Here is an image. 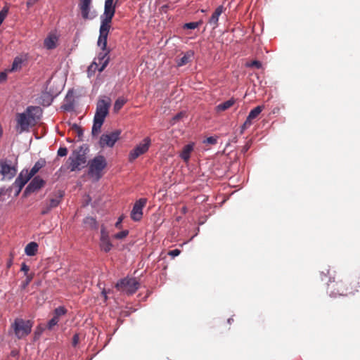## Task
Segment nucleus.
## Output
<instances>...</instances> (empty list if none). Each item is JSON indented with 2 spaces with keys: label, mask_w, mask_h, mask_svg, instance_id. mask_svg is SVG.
<instances>
[{
  "label": "nucleus",
  "mask_w": 360,
  "mask_h": 360,
  "mask_svg": "<svg viewBox=\"0 0 360 360\" xmlns=\"http://www.w3.org/2000/svg\"><path fill=\"white\" fill-rule=\"evenodd\" d=\"M75 129L77 132V134L79 137H81L83 135V130L78 126L75 125Z\"/></svg>",
  "instance_id": "obj_43"
},
{
  "label": "nucleus",
  "mask_w": 360,
  "mask_h": 360,
  "mask_svg": "<svg viewBox=\"0 0 360 360\" xmlns=\"http://www.w3.org/2000/svg\"><path fill=\"white\" fill-rule=\"evenodd\" d=\"M63 196V193L58 191V193L56 198H51L49 201L44 203L42 205L41 214L46 215L49 214L53 208L56 207L60 204Z\"/></svg>",
  "instance_id": "obj_13"
},
{
  "label": "nucleus",
  "mask_w": 360,
  "mask_h": 360,
  "mask_svg": "<svg viewBox=\"0 0 360 360\" xmlns=\"http://www.w3.org/2000/svg\"><path fill=\"white\" fill-rule=\"evenodd\" d=\"M31 179L30 176L27 174V170L22 171L18 178L15 179V184L20 188L23 187L27 182Z\"/></svg>",
  "instance_id": "obj_21"
},
{
  "label": "nucleus",
  "mask_w": 360,
  "mask_h": 360,
  "mask_svg": "<svg viewBox=\"0 0 360 360\" xmlns=\"http://www.w3.org/2000/svg\"><path fill=\"white\" fill-rule=\"evenodd\" d=\"M185 115L186 113L184 112H180L177 113L175 116L173 117V118L170 121L171 124H175L177 122L182 119L185 116Z\"/></svg>",
  "instance_id": "obj_32"
},
{
  "label": "nucleus",
  "mask_w": 360,
  "mask_h": 360,
  "mask_svg": "<svg viewBox=\"0 0 360 360\" xmlns=\"http://www.w3.org/2000/svg\"><path fill=\"white\" fill-rule=\"evenodd\" d=\"M8 8H3V9L0 11V25L2 24L3 21L6 18L7 14H8Z\"/></svg>",
  "instance_id": "obj_37"
},
{
  "label": "nucleus",
  "mask_w": 360,
  "mask_h": 360,
  "mask_svg": "<svg viewBox=\"0 0 360 360\" xmlns=\"http://www.w3.org/2000/svg\"><path fill=\"white\" fill-rule=\"evenodd\" d=\"M227 322L228 323L231 324L232 322H233V319L232 317L228 319Z\"/></svg>",
  "instance_id": "obj_49"
},
{
  "label": "nucleus",
  "mask_w": 360,
  "mask_h": 360,
  "mask_svg": "<svg viewBox=\"0 0 360 360\" xmlns=\"http://www.w3.org/2000/svg\"><path fill=\"white\" fill-rule=\"evenodd\" d=\"M108 52L100 53L97 58L98 60V63L101 64V66L98 69L99 72H101L104 70L109 62V57H108Z\"/></svg>",
  "instance_id": "obj_22"
},
{
  "label": "nucleus",
  "mask_w": 360,
  "mask_h": 360,
  "mask_svg": "<svg viewBox=\"0 0 360 360\" xmlns=\"http://www.w3.org/2000/svg\"><path fill=\"white\" fill-rule=\"evenodd\" d=\"M41 98H43L42 104L44 105L48 106L52 102V98H51V96L49 94H43Z\"/></svg>",
  "instance_id": "obj_34"
},
{
  "label": "nucleus",
  "mask_w": 360,
  "mask_h": 360,
  "mask_svg": "<svg viewBox=\"0 0 360 360\" xmlns=\"http://www.w3.org/2000/svg\"><path fill=\"white\" fill-rule=\"evenodd\" d=\"M91 1L92 0H79V1L78 6L81 11V15L84 20L89 18Z\"/></svg>",
  "instance_id": "obj_18"
},
{
  "label": "nucleus",
  "mask_w": 360,
  "mask_h": 360,
  "mask_svg": "<svg viewBox=\"0 0 360 360\" xmlns=\"http://www.w3.org/2000/svg\"><path fill=\"white\" fill-rule=\"evenodd\" d=\"M12 328L17 338L22 339L31 333L32 322L30 320L25 321L22 319L17 318L12 323Z\"/></svg>",
  "instance_id": "obj_5"
},
{
  "label": "nucleus",
  "mask_w": 360,
  "mask_h": 360,
  "mask_svg": "<svg viewBox=\"0 0 360 360\" xmlns=\"http://www.w3.org/2000/svg\"><path fill=\"white\" fill-rule=\"evenodd\" d=\"M115 13V5L113 0H105L103 16H101V23L110 25Z\"/></svg>",
  "instance_id": "obj_10"
},
{
  "label": "nucleus",
  "mask_w": 360,
  "mask_h": 360,
  "mask_svg": "<svg viewBox=\"0 0 360 360\" xmlns=\"http://www.w3.org/2000/svg\"><path fill=\"white\" fill-rule=\"evenodd\" d=\"M111 105L110 98L99 99L96 103V113L94 117V124L91 129V134L95 136L101 132V129L104 123L105 119L108 115L109 108Z\"/></svg>",
  "instance_id": "obj_2"
},
{
  "label": "nucleus",
  "mask_w": 360,
  "mask_h": 360,
  "mask_svg": "<svg viewBox=\"0 0 360 360\" xmlns=\"http://www.w3.org/2000/svg\"><path fill=\"white\" fill-rule=\"evenodd\" d=\"M235 103H236L235 98H231V99L219 104L216 107V109L218 112L224 111V110L229 109L231 107H232Z\"/></svg>",
  "instance_id": "obj_27"
},
{
  "label": "nucleus",
  "mask_w": 360,
  "mask_h": 360,
  "mask_svg": "<svg viewBox=\"0 0 360 360\" xmlns=\"http://www.w3.org/2000/svg\"><path fill=\"white\" fill-rule=\"evenodd\" d=\"M43 332V328H37V330L34 332L35 336H39Z\"/></svg>",
  "instance_id": "obj_47"
},
{
  "label": "nucleus",
  "mask_w": 360,
  "mask_h": 360,
  "mask_svg": "<svg viewBox=\"0 0 360 360\" xmlns=\"http://www.w3.org/2000/svg\"><path fill=\"white\" fill-rule=\"evenodd\" d=\"M106 166L107 162L104 156H96L89 163V175L94 178L96 181L99 180L103 175L102 171Z\"/></svg>",
  "instance_id": "obj_4"
},
{
  "label": "nucleus",
  "mask_w": 360,
  "mask_h": 360,
  "mask_svg": "<svg viewBox=\"0 0 360 360\" xmlns=\"http://www.w3.org/2000/svg\"><path fill=\"white\" fill-rule=\"evenodd\" d=\"M181 253V251L179 249H174L172 250H170L168 252V255L172 256V257H175L176 256H179Z\"/></svg>",
  "instance_id": "obj_40"
},
{
  "label": "nucleus",
  "mask_w": 360,
  "mask_h": 360,
  "mask_svg": "<svg viewBox=\"0 0 360 360\" xmlns=\"http://www.w3.org/2000/svg\"><path fill=\"white\" fill-rule=\"evenodd\" d=\"M42 110L39 106H28L26 110L21 113H17L16 122L17 127L20 129V132L27 131L30 127L37 124L41 119Z\"/></svg>",
  "instance_id": "obj_1"
},
{
  "label": "nucleus",
  "mask_w": 360,
  "mask_h": 360,
  "mask_svg": "<svg viewBox=\"0 0 360 360\" xmlns=\"http://www.w3.org/2000/svg\"><path fill=\"white\" fill-rule=\"evenodd\" d=\"M333 295H333V297H335L336 293H334Z\"/></svg>",
  "instance_id": "obj_53"
},
{
  "label": "nucleus",
  "mask_w": 360,
  "mask_h": 360,
  "mask_svg": "<svg viewBox=\"0 0 360 360\" xmlns=\"http://www.w3.org/2000/svg\"><path fill=\"white\" fill-rule=\"evenodd\" d=\"M140 287V283L136 278L126 277L121 279L116 284V288L119 291H125L127 292H135Z\"/></svg>",
  "instance_id": "obj_6"
},
{
  "label": "nucleus",
  "mask_w": 360,
  "mask_h": 360,
  "mask_svg": "<svg viewBox=\"0 0 360 360\" xmlns=\"http://www.w3.org/2000/svg\"><path fill=\"white\" fill-rule=\"evenodd\" d=\"M79 334L77 333H75L73 337H72V345L73 347H76L78 343H79Z\"/></svg>",
  "instance_id": "obj_39"
},
{
  "label": "nucleus",
  "mask_w": 360,
  "mask_h": 360,
  "mask_svg": "<svg viewBox=\"0 0 360 360\" xmlns=\"http://www.w3.org/2000/svg\"><path fill=\"white\" fill-rule=\"evenodd\" d=\"M121 131L115 130L109 134H103L101 135L99 140V145L101 148L112 147L116 141L120 139Z\"/></svg>",
  "instance_id": "obj_8"
},
{
  "label": "nucleus",
  "mask_w": 360,
  "mask_h": 360,
  "mask_svg": "<svg viewBox=\"0 0 360 360\" xmlns=\"http://www.w3.org/2000/svg\"><path fill=\"white\" fill-rule=\"evenodd\" d=\"M246 66L249 68H255L257 69H260L262 68V63L260 61L255 60L251 61L250 63H246Z\"/></svg>",
  "instance_id": "obj_35"
},
{
  "label": "nucleus",
  "mask_w": 360,
  "mask_h": 360,
  "mask_svg": "<svg viewBox=\"0 0 360 360\" xmlns=\"http://www.w3.org/2000/svg\"><path fill=\"white\" fill-rule=\"evenodd\" d=\"M147 203L146 198H140L134 205L131 212V217L135 221H139L143 217V208Z\"/></svg>",
  "instance_id": "obj_12"
},
{
  "label": "nucleus",
  "mask_w": 360,
  "mask_h": 360,
  "mask_svg": "<svg viewBox=\"0 0 360 360\" xmlns=\"http://www.w3.org/2000/svg\"><path fill=\"white\" fill-rule=\"evenodd\" d=\"M38 250V245L35 242H30L28 243L25 248V252L28 256H34L36 255Z\"/></svg>",
  "instance_id": "obj_25"
},
{
  "label": "nucleus",
  "mask_w": 360,
  "mask_h": 360,
  "mask_svg": "<svg viewBox=\"0 0 360 360\" xmlns=\"http://www.w3.org/2000/svg\"><path fill=\"white\" fill-rule=\"evenodd\" d=\"M68 154V149L65 147H60L58 150L57 155L60 157L66 156Z\"/></svg>",
  "instance_id": "obj_38"
},
{
  "label": "nucleus",
  "mask_w": 360,
  "mask_h": 360,
  "mask_svg": "<svg viewBox=\"0 0 360 360\" xmlns=\"http://www.w3.org/2000/svg\"><path fill=\"white\" fill-rule=\"evenodd\" d=\"M45 184V181L39 176H35L32 179L31 182L27 186L25 193H33L37 191L43 187Z\"/></svg>",
  "instance_id": "obj_17"
},
{
  "label": "nucleus",
  "mask_w": 360,
  "mask_h": 360,
  "mask_svg": "<svg viewBox=\"0 0 360 360\" xmlns=\"http://www.w3.org/2000/svg\"><path fill=\"white\" fill-rule=\"evenodd\" d=\"M201 24V21L199 22H191L184 24V29H190V30H194L197 28Z\"/></svg>",
  "instance_id": "obj_31"
},
{
  "label": "nucleus",
  "mask_w": 360,
  "mask_h": 360,
  "mask_svg": "<svg viewBox=\"0 0 360 360\" xmlns=\"http://www.w3.org/2000/svg\"><path fill=\"white\" fill-rule=\"evenodd\" d=\"M68 310L63 306L56 307L53 311V317L47 322L46 328L49 330H52L53 327L57 326L60 321V318L67 314Z\"/></svg>",
  "instance_id": "obj_11"
},
{
  "label": "nucleus",
  "mask_w": 360,
  "mask_h": 360,
  "mask_svg": "<svg viewBox=\"0 0 360 360\" xmlns=\"http://www.w3.org/2000/svg\"><path fill=\"white\" fill-rule=\"evenodd\" d=\"M29 270L30 267L25 263H22L21 266V271H23L26 276V285L28 284L32 278V275H28Z\"/></svg>",
  "instance_id": "obj_29"
},
{
  "label": "nucleus",
  "mask_w": 360,
  "mask_h": 360,
  "mask_svg": "<svg viewBox=\"0 0 360 360\" xmlns=\"http://www.w3.org/2000/svg\"><path fill=\"white\" fill-rule=\"evenodd\" d=\"M1 193H2L0 191V195H1Z\"/></svg>",
  "instance_id": "obj_55"
},
{
  "label": "nucleus",
  "mask_w": 360,
  "mask_h": 360,
  "mask_svg": "<svg viewBox=\"0 0 360 360\" xmlns=\"http://www.w3.org/2000/svg\"><path fill=\"white\" fill-rule=\"evenodd\" d=\"M205 142L207 143H209V144L214 145L217 143V140L216 138H214L213 136H210V137L207 138V139L205 141Z\"/></svg>",
  "instance_id": "obj_41"
},
{
  "label": "nucleus",
  "mask_w": 360,
  "mask_h": 360,
  "mask_svg": "<svg viewBox=\"0 0 360 360\" xmlns=\"http://www.w3.org/2000/svg\"><path fill=\"white\" fill-rule=\"evenodd\" d=\"M194 148V143H191L184 146L181 153V158L185 162H188L190 160L191 153L193 152Z\"/></svg>",
  "instance_id": "obj_20"
},
{
  "label": "nucleus",
  "mask_w": 360,
  "mask_h": 360,
  "mask_svg": "<svg viewBox=\"0 0 360 360\" xmlns=\"http://www.w3.org/2000/svg\"><path fill=\"white\" fill-rule=\"evenodd\" d=\"M224 10L225 8H224L223 6H219L215 9L212 16L210 17L208 22L211 26H212L213 29H215L218 27L219 18L221 15V14L224 11Z\"/></svg>",
  "instance_id": "obj_19"
},
{
  "label": "nucleus",
  "mask_w": 360,
  "mask_h": 360,
  "mask_svg": "<svg viewBox=\"0 0 360 360\" xmlns=\"http://www.w3.org/2000/svg\"><path fill=\"white\" fill-rule=\"evenodd\" d=\"M89 151V147L86 144H83L77 149L73 150L72 155L68 158V169L71 172L80 171L84 167L86 162V154Z\"/></svg>",
  "instance_id": "obj_3"
},
{
  "label": "nucleus",
  "mask_w": 360,
  "mask_h": 360,
  "mask_svg": "<svg viewBox=\"0 0 360 360\" xmlns=\"http://www.w3.org/2000/svg\"><path fill=\"white\" fill-rule=\"evenodd\" d=\"M2 134H3V129H2L1 125L0 124V138L2 136Z\"/></svg>",
  "instance_id": "obj_51"
},
{
  "label": "nucleus",
  "mask_w": 360,
  "mask_h": 360,
  "mask_svg": "<svg viewBox=\"0 0 360 360\" xmlns=\"http://www.w3.org/2000/svg\"><path fill=\"white\" fill-rule=\"evenodd\" d=\"M58 38L55 35H49L45 39L44 44V46L48 49H53L56 47V43Z\"/></svg>",
  "instance_id": "obj_24"
},
{
  "label": "nucleus",
  "mask_w": 360,
  "mask_h": 360,
  "mask_svg": "<svg viewBox=\"0 0 360 360\" xmlns=\"http://www.w3.org/2000/svg\"><path fill=\"white\" fill-rule=\"evenodd\" d=\"M111 25L101 23L99 30V37L98 39V45L101 47L103 51L106 50L108 36L110 30Z\"/></svg>",
  "instance_id": "obj_14"
},
{
  "label": "nucleus",
  "mask_w": 360,
  "mask_h": 360,
  "mask_svg": "<svg viewBox=\"0 0 360 360\" xmlns=\"http://www.w3.org/2000/svg\"><path fill=\"white\" fill-rule=\"evenodd\" d=\"M98 67V63L96 62H94L89 67V70L91 68H96Z\"/></svg>",
  "instance_id": "obj_48"
},
{
  "label": "nucleus",
  "mask_w": 360,
  "mask_h": 360,
  "mask_svg": "<svg viewBox=\"0 0 360 360\" xmlns=\"http://www.w3.org/2000/svg\"><path fill=\"white\" fill-rule=\"evenodd\" d=\"M22 60L20 58L16 57L12 64L11 71H15L21 68Z\"/></svg>",
  "instance_id": "obj_30"
},
{
  "label": "nucleus",
  "mask_w": 360,
  "mask_h": 360,
  "mask_svg": "<svg viewBox=\"0 0 360 360\" xmlns=\"http://www.w3.org/2000/svg\"><path fill=\"white\" fill-rule=\"evenodd\" d=\"M333 295H333V297H335L336 293H334Z\"/></svg>",
  "instance_id": "obj_54"
},
{
  "label": "nucleus",
  "mask_w": 360,
  "mask_h": 360,
  "mask_svg": "<svg viewBox=\"0 0 360 360\" xmlns=\"http://www.w3.org/2000/svg\"><path fill=\"white\" fill-rule=\"evenodd\" d=\"M194 53L193 51H187L181 58L177 61L178 66H183L188 63L193 58Z\"/></svg>",
  "instance_id": "obj_26"
},
{
  "label": "nucleus",
  "mask_w": 360,
  "mask_h": 360,
  "mask_svg": "<svg viewBox=\"0 0 360 360\" xmlns=\"http://www.w3.org/2000/svg\"><path fill=\"white\" fill-rule=\"evenodd\" d=\"M7 75L5 72L0 73V82L5 81L6 79Z\"/></svg>",
  "instance_id": "obj_46"
},
{
  "label": "nucleus",
  "mask_w": 360,
  "mask_h": 360,
  "mask_svg": "<svg viewBox=\"0 0 360 360\" xmlns=\"http://www.w3.org/2000/svg\"><path fill=\"white\" fill-rule=\"evenodd\" d=\"M151 140L149 137H146L143 139V143H141L136 146L129 153V160L130 162L134 161L141 155L146 153L150 146Z\"/></svg>",
  "instance_id": "obj_7"
},
{
  "label": "nucleus",
  "mask_w": 360,
  "mask_h": 360,
  "mask_svg": "<svg viewBox=\"0 0 360 360\" xmlns=\"http://www.w3.org/2000/svg\"><path fill=\"white\" fill-rule=\"evenodd\" d=\"M62 107L66 111H72L74 110V103L72 101H67L66 103H64Z\"/></svg>",
  "instance_id": "obj_36"
},
{
  "label": "nucleus",
  "mask_w": 360,
  "mask_h": 360,
  "mask_svg": "<svg viewBox=\"0 0 360 360\" xmlns=\"http://www.w3.org/2000/svg\"><path fill=\"white\" fill-rule=\"evenodd\" d=\"M39 0H27V7H32Z\"/></svg>",
  "instance_id": "obj_45"
},
{
  "label": "nucleus",
  "mask_w": 360,
  "mask_h": 360,
  "mask_svg": "<svg viewBox=\"0 0 360 360\" xmlns=\"http://www.w3.org/2000/svg\"><path fill=\"white\" fill-rule=\"evenodd\" d=\"M123 216H120L119 218H118V220L115 223V227L117 228V229H120L121 226H122V220H123Z\"/></svg>",
  "instance_id": "obj_44"
},
{
  "label": "nucleus",
  "mask_w": 360,
  "mask_h": 360,
  "mask_svg": "<svg viewBox=\"0 0 360 360\" xmlns=\"http://www.w3.org/2000/svg\"><path fill=\"white\" fill-rule=\"evenodd\" d=\"M0 167V173L6 178L11 179L16 174V167L10 160H1Z\"/></svg>",
  "instance_id": "obj_9"
},
{
  "label": "nucleus",
  "mask_w": 360,
  "mask_h": 360,
  "mask_svg": "<svg viewBox=\"0 0 360 360\" xmlns=\"http://www.w3.org/2000/svg\"><path fill=\"white\" fill-rule=\"evenodd\" d=\"M100 247L101 250L105 252H109L112 247L109 238L108 233L104 227H102L101 230Z\"/></svg>",
  "instance_id": "obj_16"
},
{
  "label": "nucleus",
  "mask_w": 360,
  "mask_h": 360,
  "mask_svg": "<svg viewBox=\"0 0 360 360\" xmlns=\"http://www.w3.org/2000/svg\"><path fill=\"white\" fill-rule=\"evenodd\" d=\"M45 165L46 161L44 159L39 160L37 162H35L34 165L32 167L30 171H27V174L32 178L39 171L40 169L44 167Z\"/></svg>",
  "instance_id": "obj_23"
},
{
  "label": "nucleus",
  "mask_w": 360,
  "mask_h": 360,
  "mask_svg": "<svg viewBox=\"0 0 360 360\" xmlns=\"http://www.w3.org/2000/svg\"><path fill=\"white\" fill-rule=\"evenodd\" d=\"M127 102V100L123 98V97H120L118 98L115 102V104H114V111L115 112H118L122 107L123 105L126 103Z\"/></svg>",
  "instance_id": "obj_28"
},
{
  "label": "nucleus",
  "mask_w": 360,
  "mask_h": 360,
  "mask_svg": "<svg viewBox=\"0 0 360 360\" xmlns=\"http://www.w3.org/2000/svg\"><path fill=\"white\" fill-rule=\"evenodd\" d=\"M264 108V105H258L250 110L248 116L246 118V120L241 127L242 131L249 128L252 125L253 121L258 118Z\"/></svg>",
  "instance_id": "obj_15"
},
{
  "label": "nucleus",
  "mask_w": 360,
  "mask_h": 360,
  "mask_svg": "<svg viewBox=\"0 0 360 360\" xmlns=\"http://www.w3.org/2000/svg\"><path fill=\"white\" fill-rule=\"evenodd\" d=\"M68 142H72V140H70V139H68Z\"/></svg>",
  "instance_id": "obj_52"
},
{
  "label": "nucleus",
  "mask_w": 360,
  "mask_h": 360,
  "mask_svg": "<svg viewBox=\"0 0 360 360\" xmlns=\"http://www.w3.org/2000/svg\"><path fill=\"white\" fill-rule=\"evenodd\" d=\"M129 234L128 230L122 231L113 236V238L117 240H121L126 238Z\"/></svg>",
  "instance_id": "obj_33"
},
{
  "label": "nucleus",
  "mask_w": 360,
  "mask_h": 360,
  "mask_svg": "<svg viewBox=\"0 0 360 360\" xmlns=\"http://www.w3.org/2000/svg\"><path fill=\"white\" fill-rule=\"evenodd\" d=\"M101 295H103L104 300H106L108 299V296H107L108 294L103 293Z\"/></svg>",
  "instance_id": "obj_50"
},
{
  "label": "nucleus",
  "mask_w": 360,
  "mask_h": 360,
  "mask_svg": "<svg viewBox=\"0 0 360 360\" xmlns=\"http://www.w3.org/2000/svg\"><path fill=\"white\" fill-rule=\"evenodd\" d=\"M84 223H89L91 225H95L96 224V221L93 217H86L84 219Z\"/></svg>",
  "instance_id": "obj_42"
}]
</instances>
